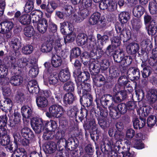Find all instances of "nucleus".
I'll return each mask as SVG.
<instances>
[{
  "label": "nucleus",
  "instance_id": "nucleus-1",
  "mask_svg": "<svg viewBox=\"0 0 157 157\" xmlns=\"http://www.w3.org/2000/svg\"><path fill=\"white\" fill-rule=\"evenodd\" d=\"M123 146L121 141L114 140L113 139L107 138L103 140L101 145V149L104 154H107L108 157H118V153H121L122 157H134L135 153L130 152V142L128 140L124 141Z\"/></svg>",
  "mask_w": 157,
  "mask_h": 157
},
{
  "label": "nucleus",
  "instance_id": "nucleus-2",
  "mask_svg": "<svg viewBox=\"0 0 157 157\" xmlns=\"http://www.w3.org/2000/svg\"><path fill=\"white\" fill-rule=\"evenodd\" d=\"M31 124L34 130L37 133H40L45 129V131L44 132L42 137L44 140H51L54 138V132L57 127L55 121H44L39 117L32 118Z\"/></svg>",
  "mask_w": 157,
  "mask_h": 157
},
{
  "label": "nucleus",
  "instance_id": "nucleus-3",
  "mask_svg": "<svg viewBox=\"0 0 157 157\" xmlns=\"http://www.w3.org/2000/svg\"><path fill=\"white\" fill-rule=\"evenodd\" d=\"M82 87L80 90L77 88V93L81 97L80 101L84 107H88L91 104L93 101V98L90 93L91 86L88 83L82 82L81 84Z\"/></svg>",
  "mask_w": 157,
  "mask_h": 157
},
{
  "label": "nucleus",
  "instance_id": "nucleus-4",
  "mask_svg": "<svg viewBox=\"0 0 157 157\" xmlns=\"http://www.w3.org/2000/svg\"><path fill=\"white\" fill-rule=\"evenodd\" d=\"M60 32L64 35L69 34L64 38L65 44H67L73 41L75 38V33H73L74 27L73 24L69 22H64L60 23Z\"/></svg>",
  "mask_w": 157,
  "mask_h": 157
},
{
  "label": "nucleus",
  "instance_id": "nucleus-5",
  "mask_svg": "<svg viewBox=\"0 0 157 157\" xmlns=\"http://www.w3.org/2000/svg\"><path fill=\"white\" fill-rule=\"evenodd\" d=\"M99 100L96 98L94 101L96 102L98 108L99 107V113L96 115L98 121V123L101 128L105 130L109 127L110 125V123L107 119V116L108 115V111L106 109H101L99 107L100 104L98 103Z\"/></svg>",
  "mask_w": 157,
  "mask_h": 157
},
{
  "label": "nucleus",
  "instance_id": "nucleus-6",
  "mask_svg": "<svg viewBox=\"0 0 157 157\" xmlns=\"http://www.w3.org/2000/svg\"><path fill=\"white\" fill-rule=\"evenodd\" d=\"M48 110V112L46 113V115L49 118H60L63 116L64 113L63 108L58 104L52 105L49 108Z\"/></svg>",
  "mask_w": 157,
  "mask_h": 157
},
{
  "label": "nucleus",
  "instance_id": "nucleus-7",
  "mask_svg": "<svg viewBox=\"0 0 157 157\" xmlns=\"http://www.w3.org/2000/svg\"><path fill=\"white\" fill-rule=\"evenodd\" d=\"M40 17L37 16L36 19H33L32 21L34 26L37 25L36 28L39 32L44 33L46 32L48 28V21L45 18H40Z\"/></svg>",
  "mask_w": 157,
  "mask_h": 157
},
{
  "label": "nucleus",
  "instance_id": "nucleus-8",
  "mask_svg": "<svg viewBox=\"0 0 157 157\" xmlns=\"http://www.w3.org/2000/svg\"><path fill=\"white\" fill-rule=\"evenodd\" d=\"M123 42L126 47V52L128 54L136 56V53H139L140 46L138 44L134 42L130 43L128 39L124 40Z\"/></svg>",
  "mask_w": 157,
  "mask_h": 157
},
{
  "label": "nucleus",
  "instance_id": "nucleus-9",
  "mask_svg": "<svg viewBox=\"0 0 157 157\" xmlns=\"http://www.w3.org/2000/svg\"><path fill=\"white\" fill-rule=\"evenodd\" d=\"M14 26L13 23L10 21H6L0 23V33H5L6 36L11 38L12 30Z\"/></svg>",
  "mask_w": 157,
  "mask_h": 157
},
{
  "label": "nucleus",
  "instance_id": "nucleus-10",
  "mask_svg": "<svg viewBox=\"0 0 157 157\" xmlns=\"http://www.w3.org/2000/svg\"><path fill=\"white\" fill-rule=\"evenodd\" d=\"M21 114L17 112H15L13 116L10 118L9 120V125L15 130H18L21 128L22 124H21Z\"/></svg>",
  "mask_w": 157,
  "mask_h": 157
},
{
  "label": "nucleus",
  "instance_id": "nucleus-11",
  "mask_svg": "<svg viewBox=\"0 0 157 157\" xmlns=\"http://www.w3.org/2000/svg\"><path fill=\"white\" fill-rule=\"evenodd\" d=\"M67 149L71 151L73 156H78V150L77 149L79 143L78 140L76 138H70L67 140Z\"/></svg>",
  "mask_w": 157,
  "mask_h": 157
},
{
  "label": "nucleus",
  "instance_id": "nucleus-12",
  "mask_svg": "<svg viewBox=\"0 0 157 157\" xmlns=\"http://www.w3.org/2000/svg\"><path fill=\"white\" fill-rule=\"evenodd\" d=\"M14 70L15 74L10 78L9 81L11 84L15 86H17L20 85L23 82L22 75L23 72L21 69H18V72Z\"/></svg>",
  "mask_w": 157,
  "mask_h": 157
},
{
  "label": "nucleus",
  "instance_id": "nucleus-13",
  "mask_svg": "<svg viewBox=\"0 0 157 157\" xmlns=\"http://www.w3.org/2000/svg\"><path fill=\"white\" fill-rule=\"evenodd\" d=\"M58 6L57 4L53 1H51L46 3L43 6L41 10H44L45 13L46 17L47 18H50L52 14Z\"/></svg>",
  "mask_w": 157,
  "mask_h": 157
},
{
  "label": "nucleus",
  "instance_id": "nucleus-14",
  "mask_svg": "<svg viewBox=\"0 0 157 157\" xmlns=\"http://www.w3.org/2000/svg\"><path fill=\"white\" fill-rule=\"evenodd\" d=\"M90 74L88 71H84L75 76V81L78 89L80 90L82 88L81 84L90 78Z\"/></svg>",
  "mask_w": 157,
  "mask_h": 157
},
{
  "label": "nucleus",
  "instance_id": "nucleus-15",
  "mask_svg": "<svg viewBox=\"0 0 157 157\" xmlns=\"http://www.w3.org/2000/svg\"><path fill=\"white\" fill-rule=\"evenodd\" d=\"M89 69L91 75L93 76L98 75L101 69V67L98 60H92L90 61Z\"/></svg>",
  "mask_w": 157,
  "mask_h": 157
},
{
  "label": "nucleus",
  "instance_id": "nucleus-16",
  "mask_svg": "<svg viewBox=\"0 0 157 157\" xmlns=\"http://www.w3.org/2000/svg\"><path fill=\"white\" fill-rule=\"evenodd\" d=\"M127 75L128 78L131 81L137 80L140 77V72L137 68L131 67L128 69Z\"/></svg>",
  "mask_w": 157,
  "mask_h": 157
},
{
  "label": "nucleus",
  "instance_id": "nucleus-17",
  "mask_svg": "<svg viewBox=\"0 0 157 157\" xmlns=\"http://www.w3.org/2000/svg\"><path fill=\"white\" fill-rule=\"evenodd\" d=\"M57 149L56 143L50 141L46 143L43 147V150L46 154H51L54 152Z\"/></svg>",
  "mask_w": 157,
  "mask_h": 157
},
{
  "label": "nucleus",
  "instance_id": "nucleus-18",
  "mask_svg": "<svg viewBox=\"0 0 157 157\" xmlns=\"http://www.w3.org/2000/svg\"><path fill=\"white\" fill-rule=\"evenodd\" d=\"M75 96L71 93H66L63 96V105L65 106L72 105L75 100Z\"/></svg>",
  "mask_w": 157,
  "mask_h": 157
},
{
  "label": "nucleus",
  "instance_id": "nucleus-19",
  "mask_svg": "<svg viewBox=\"0 0 157 157\" xmlns=\"http://www.w3.org/2000/svg\"><path fill=\"white\" fill-rule=\"evenodd\" d=\"M12 106V102L9 98H6L4 100L0 101V109L4 112L11 110Z\"/></svg>",
  "mask_w": 157,
  "mask_h": 157
},
{
  "label": "nucleus",
  "instance_id": "nucleus-20",
  "mask_svg": "<svg viewBox=\"0 0 157 157\" xmlns=\"http://www.w3.org/2000/svg\"><path fill=\"white\" fill-rule=\"evenodd\" d=\"M133 124L135 129H140L143 127L146 124V119L140 116L139 118H136L133 119Z\"/></svg>",
  "mask_w": 157,
  "mask_h": 157
},
{
  "label": "nucleus",
  "instance_id": "nucleus-21",
  "mask_svg": "<svg viewBox=\"0 0 157 157\" xmlns=\"http://www.w3.org/2000/svg\"><path fill=\"white\" fill-rule=\"evenodd\" d=\"M146 97L148 100L151 103L157 100V89H151L147 92Z\"/></svg>",
  "mask_w": 157,
  "mask_h": 157
},
{
  "label": "nucleus",
  "instance_id": "nucleus-22",
  "mask_svg": "<svg viewBox=\"0 0 157 157\" xmlns=\"http://www.w3.org/2000/svg\"><path fill=\"white\" fill-rule=\"evenodd\" d=\"M111 99V95L106 94H103L100 98V102L104 108L106 109L111 105L110 100Z\"/></svg>",
  "mask_w": 157,
  "mask_h": 157
},
{
  "label": "nucleus",
  "instance_id": "nucleus-23",
  "mask_svg": "<svg viewBox=\"0 0 157 157\" xmlns=\"http://www.w3.org/2000/svg\"><path fill=\"white\" fill-rule=\"evenodd\" d=\"M18 130H20L21 136L24 138L33 139L34 137V133L31 129L27 127H23V125L21 128Z\"/></svg>",
  "mask_w": 157,
  "mask_h": 157
},
{
  "label": "nucleus",
  "instance_id": "nucleus-24",
  "mask_svg": "<svg viewBox=\"0 0 157 157\" xmlns=\"http://www.w3.org/2000/svg\"><path fill=\"white\" fill-rule=\"evenodd\" d=\"M108 108L110 110V116L112 119H117L121 117V114L115 108V105L113 103H111V105L109 106Z\"/></svg>",
  "mask_w": 157,
  "mask_h": 157
},
{
  "label": "nucleus",
  "instance_id": "nucleus-25",
  "mask_svg": "<svg viewBox=\"0 0 157 157\" xmlns=\"http://www.w3.org/2000/svg\"><path fill=\"white\" fill-rule=\"evenodd\" d=\"M61 82H64L68 80L70 78L71 74L67 68L62 69L58 74Z\"/></svg>",
  "mask_w": 157,
  "mask_h": 157
},
{
  "label": "nucleus",
  "instance_id": "nucleus-26",
  "mask_svg": "<svg viewBox=\"0 0 157 157\" xmlns=\"http://www.w3.org/2000/svg\"><path fill=\"white\" fill-rule=\"evenodd\" d=\"M88 110L85 108H82L80 109H78L76 116L75 117V121H77V118L78 117V120L83 123H85L83 120L86 117L88 114Z\"/></svg>",
  "mask_w": 157,
  "mask_h": 157
},
{
  "label": "nucleus",
  "instance_id": "nucleus-27",
  "mask_svg": "<svg viewBox=\"0 0 157 157\" xmlns=\"http://www.w3.org/2000/svg\"><path fill=\"white\" fill-rule=\"evenodd\" d=\"M21 110L23 121L25 119H29L31 117L33 110L29 106H23L21 107Z\"/></svg>",
  "mask_w": 157,
  "mask_h": 157
},
{
  "label": "nucleus",
  "instance_id": "nucleus-28",
  "mask_svg": "<svg viewBox=\"0 0 157 157\" xmlns=\"http://www.w3.org/2000/svg\"><path fill=\"white\" fill-rule=\"evenodd\" d=\"M53 43L52 40H47L45 43L41 45L40 49L41 51L44 53H47L50 52L53 47Z\"/></svg>",
  "mask_w": 157,
  "mask_h": 157
},
{
  "label": "nucleus",
  "instance_id": "nucleus-29",
  "mask_svg": "<svg viewBox=\"0 0 157 157\" xmlns=\"http://www.w3.org/2000/svg\"><path fill=\"white\" fill-rule=\"evenodd\" d=\"M48 81L50 85L56 86L60 81L58 74L55 72L51 73L49 76Z\"/></svg>",
  "mask_w": 157,
  "mask_h": 157
},
{
  "label": "nucleus",
  "instance_id": "nucleus-30",
  "mask_svg": "<svg viewBox=\"0 0 157 157\" xmlns=\"http://www.w3.org/2000/svg\"><path fill=\"white\" fill-rule=\"evenodd\" d=\"M151 71L150 67H146L144 68L143 70L141 71L142 75L143 78L142 82L144 85L147 84L148 80V77L151 73Z\"/></svg>",
  "mask_w": 157,
  "mask_h": 157
},
{
  "label": "nucleus",
  "instance_id": "nucleus-31",
  "mask_svg": "<svg viewBox=\"0 0 157 157\" xmlns=\"http://www.w3.org/2000/svg\"><path fill=\"white\" fill-rule=\"evenodd\" d=\"M93 81L95 85L100 87L105 84V78L101 75H98L92 77Z\"/></svg>",
  "mask_w": 157,
  "mask_h": 157
},
{
  "label": "nucleus",
  "instance_id": "nucleus-32",
  "mask_svg": "<svg viewBox=\"0 0 157 157\" xmlns=\"http://www.w3.org/2000/svg\"><path fill=\"white\" fill-rule=\"evenodd\" d=\"M101 14L98 12H95L93 13L89 19V23L90 25H97L101 18Z\"/></svg>",
  "mask_w": 157,
  "mask_h": 157
},
{
  "label": "nucleus",
  "instance_id": "nucleus-33",
  "mask_svg": "<svg viewBox=\"0 0 157 157\" xmlns=\"http://www.w3.org/2000/svg\"><path fill=\"white\" fill-rule=\"evenodd\" d=\"M102 47L99 46L98 48L92 49L90 51V54L94 59H98L101 57L104 53V52L102 50Z\"/></svg>",
  "mask_w": 157,
  "mask_h": 157
},
{
  "label": "nucleus",
  "instance_id": "nucleus-34",
  "mask_svg": "<svg viewBox=\"0 0 157 157\" xmlns=\"http://www.w3.org/2000/svg\"><path fill=\"white\" fill-rule=\"evenodd\" d=\"M87 40V35L85 33H79L77 37L76 41L78 45L79 46H83L86 44Z\"/></svg>",
  "mask_w": 157,
  "mask_h": 157
},
{
  "label": "nucleus",
  "instance_id": "nucleus-35",
  "mask_svg": "<svg viewBox=\"0 0 157 157\" xmlns=\"http://www.w3.org/2000/svg\"><path fill=\"white\" fill-rule=\"evenodd\" d=\"M129 18V14L127 12H122L118 14V19L122 25H125Z\"/></svg>",
  "mask_w": 157,
  "mask_h": 157
},
{
  "label": "nucleus",
  "instance_id": "nucleus-36",
  "mask_svg": "<svg viewBox=\"0 0 157 157\" xmlns=\"http://www.w3.org/2000/svg\"><path fill=\"white\" fill-rule=\"evenodd\" d=\"M18 18L21 23L24 25H29L31 21V16L27 13L21 14Z\"/></svg>",
  "mask_w": 157,
  "mask_h": 157
},
{
  "label": "nucleus",
  "instance_id": "nucleus-37",
  "mask_svg": "<svg viewBox=\"0 0 157 157\" xmlns=\"http://www.w3.org/2000/svg\"><path fill=\"white\" fill-rule=\"evenodd\" d=\"M36 102L38 107L40 108H45L48 104V101L46 98L41 96L36 98Z\"/></svg>",
  "mask_w": 157,
  "mask_h": 157
},
{
  "label": "nucleus",
  "instance_id": "nucleus-38",
  "mask_svg": "<svg viewBox=\"0 0 157 157\" xmlns=\"http://www.w3.org/2000/svg\"><path fill=\"white\" fill-rule=\"evenodd\" d=\"M81 54V51L79 48L75 47L71 50L70 61L72 63L73 60L78 57Z\"/></svg>",
  "mask_w": 157,
  "mask_h": 157
},
{
  "label": "nucleus",
  "instance_id": "nucleus-39",
  "mask_svg": "<svg viewBox=\"0 0 157 157\" xmlns=\"http://www.w3.org/2000/svg\"><path fill=\"white\" fill-rule=\"evenodd\" d=\"M144 12V8L141 6H138L135 7L132 10L133 15L138 18L140 17Z\"/></svg>",
  "mask_w": 157,
  "mask_h": 157
},
{
  "label": "nucleus",
  "instance_id": "nucleus-40",
  "mask_svg": "<svg viewBox=\"0 0 157 157\" xmlns=\"http://www.w3.org/2000/svg\"><path fill=\"white\" fill-rule=\"evenodd\" d=\"M28 60H29V58H27L25 57H22L19 59L17 63H18L17 67V69H21L22 71V68L25 69L26 66H28Z\"/></svg>",
  "mask_w": 157,
  "mask_h": 157
},
{
  "label": "nucleus",
  "instance_id": "nucleus-41",
  "mask_svg": "<svg viewBox=\"0 0 157 157\" xmlns=\"http://www.w3.org/2000/svg\"><path fill=\"white\" fill-rule=\"evenodd\" d=\"M109 76L112 78L118 77L120 74V71L118 68L115 66L110 67L109 68Z\"/></svg>",
  "mask_w": 157,
  "mask_h": 157
},
{
  "label": "nucleus",
  "instance_id": "nucleus-42",
  "mask_svg": "<svg viewBox=\"0 0 157 157\" xmlns=\"http://www.w3.org/2000/svg\"><path fill=\"white\" fill-rule=\"evenodd\" d=\"M117 54H114L113 55V58L115 62L117 63H122L123 60L125 55L124 50H120Z\"/></svg>",
  "mask_w": 157,
  "mask_h": 157
},
{
  "label": "nucleus",
  "instance_id": "nucleus-43",
  "mask_svg": "<svg viewBox=\"0 0 157 157\" xmlns=\"http://www.w3.org/2000/svg\"><path fill=\"white\" fill-rule=\"evenodd\" d=\"M131 22L133 29L136 31H138L142 25L140 19L139 18H133Z\"/></svg>",
  "mask_w": 157,
  "mask_h": 157
},
{
  "label": "nucleus",
  "instance_id": "nucleus-44",
  "mask_svg": "<svg viewBox=\"0 0 157 157\" xmlns=\"http://www.w3.org/2000/svg\"><path fill=\"white\" fill-rule=\"evenodd\" d=\"M21 40L17 38L11 40L10 43V47L13 48L15 51L18 50L21 48Z\"/></svg>",
  "mask_w": 157,
  "mask_h": 157
},
{
  "label": "nucleus",
  "instance_id": "nucleus-45",
  "mask_svg": "<svg viewBox=\"0 0 157 157\" xmlns=\"http://www.w3.org/2000/svg\"><path fill=\"white\" fill-rule=\"evenodd\" d=\"M62 63L61 58L57 56L54 55L52 57L51 63L52 65L55 67L60 66Z\"/></svg>",
  "mask_w": 157,
  "mask_h": 157
},
{
  "label": "nucleus",
  "instance_id": "nucleus-46",
  "mask_svg": "<svg viewBox=\"0 0 157 157\" xmlns=\"http://www.w3.org/2000/svg\"><path fill=\"white\" fill-rule=\"evenodd\" d=\"M156 24V21H152L151 22V25H149L147 30L148 33L149 35H156L155 32V25Z\"/></svg>",
  "mask_w": 157,
  "mask_h": 157
},
{
  "label": "nucleus",
  "instance_id": "nucleus-47",
  "mask_svg": "<svg viewBox=\"0 0 157 157\" xmlns=\"http://www.w3.org/2000/svg\"><path fill=\"white\" fill-rule=\"evenodd\" d=\"M115 108H117L121 115L124 114L127 111V105L124 103H120L117 105H115Z\"/></svg>",
  "mask_w": 157,
  "mask_h": 157
},
{
  "label": "nucleus",
  "instance_id": "nucleus-48",
  "mask_svg": "<svg viewBox=\"0 0 157 157\" xmlns=\"http://www.w3.org/2000/svg\"><path fill=\"white\" fill-rule=\"evenodd\" d=\"M63 89L66 91L71 93L74 90L75 85L72 82L68 81L64 84Z\"/></svg>",
  "mask_w": 157,
  "mask_h": 157
},
{
  "label": "nucleus",
  "instance_id": "nucleus-49",
  "mask_svg": "<svg viewBox=\"0 0 157 157\" xmlns=\"http://www.w3.org/2000/svg\"><path fill=\"white\" fill-rule=\"evenodd\" d=\"M147 126L149 127H152L155 125L157 126V118L155 116L151 115L147 119Z\"/></svg>",
  "mask_w": 157,
  "mask_h": 157
},
{
  "label": "nucleus",
  "instance_id": "nucleus-50",
  "mask_svg": "<svg viewBox=\"0 0 157 157\" xmlns=\"http://www.w3.org/2000/svg\"><path fill=\"white\" fill-rule=\"evenodd\" d=\"M34 2L32 0H28L25 5L24 11L26 13L30 12L34 9Z\"/></svg>",
  "mask_w": 157,
  "mask_h": 157
},
{
  "label": "nucleus",
  "instance_id": "nucleus-51",
  "mask_svg": "<svg viewBox=\"0 0 157 157\" xmlns=\"http://www.w3.org/2000/svg\"><path fill=\"white\" fill-rule=\"evenodd\" d=\"M97 38L98 43V42H100V45L101 47L103 46V45L106 44V43L109 40V37L106 35H104L102 36L100 34H98L97 35ZM99 46H100L99 45Z\"/></svg>",
  "mask_w": 157,
  "mask_h": 157
},
{
  "label": "nucleus",
  "instance_id": "nucleus-52",
  "mask_svg": "<svg viewBox=\"0 0 157 157\" xmlns=\"http://www.w3.org/2000/svg\"><path fill=\"white\" fill-rule=\"evenodd\" d=\"M78 108L77 106H75L67 110V114L70 117H73L76 116Z\"/></svg>",
  "mask_w": 157,
  "mask_h": 157
},
{
  "label": "nucleus",
  "instance_id": "nucleus-53",
  "mask_svg": "<svg viewBox=\"0 0 157 157\" xmlns=\"http://www.w3.org/2000/svg\"><path fill=\"white\" fill-rule=\"evenodd\" d=\"M128 82V81L127 76L124 75L120 76L117 81V83L122 87L127 86Z\"/></svg>",
  "mask_w": 157,
  "mask_h": 157
},
{
  "label": "nucleus",
  "instance_id": "nucleus-54",
  "mask_svg": "<svg viewBox=\"0 0 157 157\" xmlns=\"http://www.w3.org/2000/svg\"><path fill=\"white\" fill-rule=\"evenodd\" d=\"M67 140H63L62 141H58L57 143L56 146H58V147H57L56 149L58 151H65L64 150V148L67 149Z\"/></svg>",
  "mask_w": 157,
  "mask_h": 157
},
{
  "label": "nucleus",
  "instance_id": "nucleus-55",
  "mask_svg": "<svg viewBox=\"0 0 157 157\" xmlns=\"http://www.w3.org/2000/svg\"><path fill=\"white\" fill-rule=\"evenodd\" d=\"M24 33L26 36L31 37L34 34V28L32 26L25 27L24 29Z\"/></svg>",
  "mask_w": 157,
  "mask_h": 157
},
{
  "label": "nucleus",
  "instance_id": "nucleus-56",
  "mask_svg": "<svg viewBox=\"0 0 157 157\" xmlns=\"http://www.w3.org/2000/svg\"><path fill=\"white\" fill-rule=\"evenodd\" d=\"M33 51V46L30 44L24 46L22 48V52L26 55L31 53Z\"/></svg>",
  "mask_w": 157,
  "mask_h": 157
},
{
  "label": "nucleus",
  "instance_id": "nucleus-57",
  "mask_svg": "<svg viewBox=\"0 0 157 157\" xmlns=\"http://www.w3.org/2000/svg\"><path fill=\"white\" fill-rule=\"evenodd\" d=\"M155 3L153 2L149 3L148 9L150 13L152 14H157V3Z\"/></svg>",
  "mask_w": 157,
  "mask_h": 157
},
{
  "label": "nucleus",
  "instance_id": "nucleus-58",
  "mask_svg": "<svg viewBox=\"0 0 157 157\" xmlns=\"http://www.w3.org/2000/svg\"><path fill=\"white\" fill-rule=\"evenodd\" d=\"M64 14L66 15L67 17H68L72 13L73 9L70 5L66 4L64 6L63 9Z\"/></svg>",
  "mask_w": 157,
  "mask_h": 157
},
{
  "label": "nucleus",
  "instance_id": "nucleus-59",
  "mask_svg": "<svg viewBox=\"0 0 157 157\" xmlns=\"http://www.w3.org/2000/svg\"><path fill=\"white\" fill-rule=\"evenodd\" d=\"M8 118L6 115L0 116V128L7 129L6 125Z\"/></svg>",
  "mask_w": 157,
  "mask_h": 157
},
{
  "label": "nucleus",
  "instance_id": "nucleus-60",
  "mask_svg": "<svg viewBox=\"0 0 157 157\" xmlns=\"http://www.w3.org/2000/svg\"><path fill=\"white\" fill-rule=\"evenodd\" d=\"M121 36H113L112 39H111V44L115 47L117 48L120 45L121 39Z\"/></svg>",
  "mask_w": 157,
  "mask_h": 157
},
{
  "label": "nucleus",
  "instance_id": "nucleus-61",
  "mask_svg": "<svg viewBox=\"0 0 157 157\" xmlns=\"http://www.w3.org/2000/svg\"><path fill=\"white\" fill-rule=\"evenodd\" d=\"M99 63L101 67V69L102 71H105L107 70L109 65V61L106 59H102Z\"/></svg>",
  "mask_w": 157,
  "mask_h": 157
},
{
  "label": "nucleus",
  "instance_id": "nucleus-62",
  "mask_svg": "<svg viewBox=\"0 0 157 157\" xmlns=\"http://www.w3.org/2000/svg\"><path fill=\"white\" fill-rule=\"evenodd\" d=\"M106 20L105 18L101 17L100 18L99 21L97 25V28L98 29H104L106 28Z\"/></svg>",
  "mask_w": 157,
  "mask_h": 157
},
{
  "label": "nucleus",
  "instance_id": "nucleus-63",
  "mask_svg": "<svg viewBox=\"0 0 157 157\" xmlns=\"http://www.w3.org/2000/svg\"><path fill=\"white\" fill-rule=\"evenodd\" d=\"M135 95L138 101H141L144 98V93L141 89H138L135 90Z\"/></svg>",
  "mask_w": 157,
  "mask_h": 157
},
{
  "label": "nucleus",
  "instance_id": "nucleus-64",
  "mask_svg": "<svg viewBox=\"0 0 157 157\" xmlns=\"http://www.w3.org/2000/svg\"><path fill=\"white\" fill-rule=\"evenodd\" d=\"M38 69L37 66L32 67L29 71V76L32 78L36 77L38 74Z\"/></svg>",
  "mask_w": 157,
  "mask_h": 157
}]
</instances>
